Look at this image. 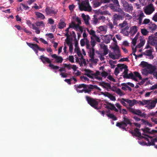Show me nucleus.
Masks as SVG:
<instances>
[{
    "mask_svg": "<svg viewBox=\"0 0 157 157\" xmlns=\"http://www.w3.org/2000/svg\"><path fill=\"white\" fill-rule=\"evenodd\" d=\"M79 9L81 11H90L91 7L90 5L89 0H83L79 4Z\"/></svg>",
    "mask_w": 157,
    "mask_h": 157,
    "instance_id": "nucleus-1",
    "label": "nucleus"
},
{
    "mask_svg": "<svg viewBox=\"0 0 157 157\" xmlns=\"http://www.w3.org/2000/svg\"><path fill=\"white\" fill-rule=\"evenodd\" d=\"M118 26L121 29V33L123 34L124 36L128 35L129 27L127 21L125 20L122 23L119 24Z\"/></svg>",
    "mask_w": 157,
    "mask_h": 157,
    "instance_id": "nucleus-2",
    "label": "nucleus"
},
{
    "mask_svg": "<svg viewBox=\"0 0 157 157\" xmlns=\"http://www.w3.org/2000/svg\"><path fill=\"white\" fill-rule=\"evenodd\" d=\"M85 98L86 101L92 107L95 109H98L99 108L98 107V101H97L95 99L91 98L88 96H86Z\"/></svg>",
    "mask_w": 157,
    "mask_h": 157,
    "instance_id": "nucleus-3",
    "label": "nucleus"
},
{
    "mask_svg": "<svg viewBox=\"0 0 157 157\" xmlns=\"http://www.w3.org/2000/svg\"><path fill=\"white\" fill-rule=\"evenodd\" d=\"M89 87H88V88L83 89L82 90H78L77 89H76L77 91L79 93H83L84 92L85 93H87L89 94H90L91 90H93L94 88H95L99 91H101V89L97 86L96 85H93L90 84V86Z\"/></svg>",
    "mask_w": 157,
    "mask_h": 157,
    "instance_id": "nucleus-4",
    "label": "nucleus"
},
{
    "mask_svg": "<svg viewBox=\"0 0 157 157\" xmlns=\"http://www.w3.org/2000/svg\"><path fill=\"white\" fill-rule=\"evenodd\" d=\"M123 6L125 11L129 13H131L133 10V6L131 4H129L126 1H122Z\"/></svg>",
    "mask_w": 157,
    "mask_h": 157,
    "instance_id": "nucleus-5",
    "label": "nucleus"
},
{
    "mask_svg": "<svg viewBox=\"0 0 157 157\" xmlns=\"http://www.w3.org/2000/svg\"><path fill=\"white\" fill-rule=\"evenodd\" d=\"M117 67H118L119 71H122L123 69H124V71L122 73L123 75V77L124 78H125V76L128 75V70L127 66L124 64H118L117 65Z\"/></svg>",
    "mask_w": 157,
    "mask_h": 157,
    "instance_id": "nucleus-6",
    "label": "nucleus"
},
{
    "mask_svg": "<svg viewBox=\"0 0 157 157\" xmlns=\"http://www.w3.org/2000/svg\"><path fill=\"white\" fill-rule=\"evenodd\" d=\"M92 1V3L93 4V7L96 8L100 6L103 2L106 3L110 2V0H90V1Z\"/></svg>",
    "mask_w": 157,
    "mask_h": 157,
    "instance_id": "nucleus-7",
    "label": "nucleus"
},
{
    "mask_svg": "<svg viewBox=\"0 0 157 157\" xmlns=\"http://www.w3.org/2000/svg\"><path fill=\"white\" fill-rule=\"evenodd\" d=\"M128 109L130 112L139 116L140 117H145L146 116V114L144 113H142L141 111L139 109H136L131 108H129Z\"/></svg>",
    "mask_w": 157,
    "mask_h": 157,
    "instance_id": "nucleus-8",
    "label": "nucleus"
},
{
    "mask_svg": "<svg viewBox=\"0 0 157 157\" xmlns=\"http://www.w3.org/2000/svg\"><path fill=\"white\" fill-rule=\"evenodd\" d=\"M155 10V8L152 4L146 6L144 9V12L147 15H150Z\"/></svg>",
    "mask_w": 157,
    "mask_h": 157,
    "instance_id": "nucleus-9",
    "label": "nucleus"
},
{
    "mask_svg": "<svg viewBox=\"0 0 157 157\" xmlns=\"http://www.w3.org/2000/svg\"><path fill=\"white\" fill-rule=\"evenodd\" d=\"M124 12L121 10L118 13V14H116L113 16V19L117 21H118L121 19L122 20L124 16Z\"/></svg>",
    "mask_w": 157,
    "mask_h": 157,
    "instance_id": "nucleus-10",
    "label": "nucleus"
},
{
    "mask_svg": "<svg viewBox=\"0 0 157 157\" xmlns=\"http://www.w3.org/2000/svg\"><path fill=\"white\" fill-rule=\"evenodd\" d=\"M139 129L137 128H136L134 129V132L132 131H129V132L131 133L132 136H136V137H139L140 138H143L144 136H141V133L139 131Z\"/></svg>",
    "mask_w": 157,
    "mask_h": 157,
    "instance_id": "nucleus-11",
    "label": "nucleus"
},
{
    "mask_svg": "<svg viewBox=\"0 0 157 157\" xmlns=\"http://www.w3.org/2000/svg\"><path fill=\"white\" fill-rule=\"evenodd\" d=\"M45 12L48 15L49 14H56L57 13V10L53 8L52 7H50L47 6L45 10Z\"/></svg>",
    "mask_w": 157,
    "mask_h": 157,
    "instance_id": "nucleus-12",
    "label": "nucleus"
},
{
    "mask_svg": "<svg viewBox=\"0 0 157 157\" xmlns=\"http://www.w3.org/2000/svg\"><path fill=\"white\" fill-rule=\"evenodd\" d=\"M148 43L152 45H156L157 44V37L155 36H149L148 37Z\"/></svg>",
    "mask_w": 157,
    "mask_h": 157,
    "instance_id": "nucleus-13",
    "label": "nucleus"
},
{
    "mask_svg": "<svg viewBox=\"0 0 157 157\" xmlns=\"http://www.w3.org/2000/svg\"><path fill=\"white\" fill-rule=\"evenodd\" d=\"M149 100L150 102L145 107L148 109H153L155 107V105L157 103V99H155L153 100Z\"/></svg>",
    "mask_w": 157,
    "mask_h": 157,
    "instance_id": "nucleus-14",
    "label": "nucleus"
},
{
    "mask_svg": "<svg viewBox=\"0 0 157 157\" xmlns=\"http://www.w3.org/2000/svg\"><path fill=\"white\" fill-rule=\"evenodd\" d=\"M149 138L151 139L150 141L147 137H144V138H144L146 140L148 141L147 144L148 145H155V143L157 142V138H155L154 139H152V137H149Z\"/></svg>",
    "mask_w": 157,
    "mask_h": 157,
    "instance_id": "nucleus-15",
    "label": "nucleus"
},
{
    "mask_svg": "<svg viewBox=\"0 0 157 157\" xmlns=\"http://www.w3.org/2000/svg\"><path fill=\"white\" fill-rule=\"evenodd\" d=\"M137 31V27L136 26H133L131 27L130 28L129 31L128 30V34L127 35H124V36H128L129 34L130 33L132 36H134Z\"/></svg>",
    "mask_w": 157,
    "mask_h": 157,
    "instance_id": "nucleus-16",
    "label": "nucleus"
},
{
    "mask_svg": "<svg viewBox=\"0 0 157 157\" xmlns=\"http://www.w3.org/2000/svg\"><path fill=\"white\" fill-rule=\"evenodd\" d=\"M52 58L55 59V62L56 63H61L63 61V58L61 56H58L56 54L51 55Z\"/></svg>",
    "mask_w": 157,
    "mask_h": 157,
    "instance_id": "nucleus-17",
    "label": "nucleus"
},
{
    "mask_svg": "<svg viewBox=\"0 0 157 157\" xmlns=\"http://www.w3.org/2000/svg\"><path fill=\"white\" fill-rule=\"evenodd\" d=\"M122 100L128 103L129 105L131 107L133 106L135 104H137V101L135 99L132 100L128 99H125L124 98H122Z\"/></svg>",
    "mask_w": 157,
    "mask_h": 157,
    "instance_id": "nucleus-18",
    "label": "nucleus"
},
{
    "mask_svg": "<svg viewBox=\"0 0 157 157\" xmlns=\"http://www.w3.org/2000/svg\"><path fill=\"white\" fill-rule=\"evenodd\" d=\"M82 17L84 20L85 24L86 25H89V20L90 18L88 15H85L84 13L82 14Z\"/></svg>",
    "mask_w": 157,
    "mask_h": 157,
    "instance_id": "nucleus-19",
    "label": "nucleus"
},
{
    "mask_svg": "<svg viewBox=\"0 0 157 157\" xmlns=\"http://www.w3.org/2000/svg\"><path fill=\"white\" fill-rule=\"evenodd\" d=\"M125 126H127L128 124L132 125V123L131 122L130 120L126 116H124L123 117V121L122 122Z\"/></svg>",
    "mask_w": 157,
    "mask_h": 157,
    "instance_id": "nucleus-20",
    "label": "nucleus"
},
{
    "mask_svg": "<svg viewBox=\"0 0 157 157\" xmlns=\"http://www.w3.org/2000/svg\"><path fill=\"white\" fill-rule=\"evenodd\" d=\"M40 59L43 63H45L47 62L50 64L51 63V61L50 59L44 56V55H42L40 56Z\"/></svg>",
    "mask_w": 157,
    "mask_h": 157,
    "instance_id": "nucleus-21",
    "label": "nucleus"
},
{
    "mask_svg": "<svg viewBox=\"0 0 157 157\" xmlns=\"http://www.w3.org/2000/svg\"><path fill=\"white\" fill-rule=\"evenodd\" d=\"M113 4H111L110 7L113 9H115V7L119 8L120 7L119 3L118 0H111Z\"/></svg>",
    "mask_w": 157,
    "mask_h": 157,
    "instance_id": "nucleus-22",
    "label": "nucleus"
},
{
    "mask_svg": "<svg viewBox=\"0 0 157 157\" xmlns=\"http://www.w3.org/2000/svg\"><path fill=\"white\" fill-rule=\"evenodd\" d=\"M27 45L30 48H32L35 52L36 54H37L38 51L37 50V47L35 45L36 44H33L31 43L26 42Z\"/></svg>",
    "mask_w": 157,
    "mask_h": 157,
    "instance_id": "nucleus-23",
    "label": "nucleus"
},
{
    "mask_svg": "<svg viewBox=\"0 0 157 157\" xmlns=\"http://www.w3.org/2000/svg\"><path fill=\"white\" fill-rule=\"evenodd\" d=\"M90 86V85H87L84 84H80L79 85H75L74 86L75 88L77 89L78 88H81L82 87L83 88V89L88 88V87H89Z\"/></svg>",
    "mask_w": 157,
    "mask_h": 157,
    "instance_id": "nucleus-24",
    "label": "nucleus"
},
{
    "mask_svg": "<svg viewBox=\"0 0 157 157\" xmlns=\"http://www.w3.org/2000/svg\"><path fill=\"white\" fill-rule=\"evenodd\" d=\"M147 69H148L150 74H151L153 73L156 68L155 66H152L151 64H149L147 66Z\"/></svg>",
    "mask_w": 157,
    "mask_h": 157,
    "instance_id": "nucleus-25",
    "label": "nucleus"
},
{
    "mask_svg": "<svg viewBox=\"0 0 157 157\" xmlns=\"http://www.w3.org/2000/svg\"><path fill=\"white\" fill-rule=\"evenodd\" d=\"M125 78L126 79H131L135 81H137V79L136 78V77H135V76L134 75L133 73H132V72L129 73L128 75L126 76H125Z\"/></svg>",
    "mask_w": 157,
    "mask_h": 157,
    "instance_id": "nucleus-26",
    "label": "nucleus"
},
{
    "mask_svg": "<svg viewBox=\"0 0 157 157\" xmlns=\"http://www.w3.org/2000/svg\"><path fill=\"white\" fill-rule=\"evenodd\" d=\"M120 54H118L114 52V54H113L112 53H109V57L113 59H118L120 57Z\"/></svg>",
    "mask_w": 157,
    "mask_h": 157,
    "instance_id": "nucleus-27",
    "label": "nucleus"
},
{
    "mask_svg": "<svg viewBox=\"0 0 157 157\" xmlns=\"http://www.w3.org/2000/svg\"><path fill=\"white\" fill-rule=\"evenodd\" d=\"M99 85L105 88H106L107 87L109 89H111V88L110 84L108 83H106L105 82H100Z\"/></svg>",
    "mask_w": 157,
    "mask_h": 157,
    "instance_id": "nucleus-28",
    "label": "nucleus"
},
{
    "mask_svg": "<svg viewBox=\"0 0 157 157\" xmlns=\"http://www.w3.org/2000/svg\"><path fill=\"white\" fill-rule=\"evenodd\" d=\"M148 27L151 32H153L157 29V26L155 24L151 22L149 24Z\"/></svg>",
    "mask_w": 157,
    "mask_h": 157,
    "instance_id": "nucleus-29",
    "label": "nucleus"
},
{
    "mask_svg": "<svg viewBox=\"0 0 157 157\" xmlns=\"http://www.w3.org/2000/svg\"><path fill=\"white\" fill-rule=\"evenodd\" d=\"M122 122H117L116 124V126L117 127H119L120 128H122L124 130H126V126H125L122 123Z\"/></svg>",
    "mask_w": 157,
    "mask_h": 157,
    "instance_id": "nucleus-30",
    "label": "nucleus"
},
{
    "mask_svg": "<svg viewBox=\"0 0 157 157\" xmlns=\"http://www.w3.org/2000/svg\"><path fill=\"white\" fill-rule=\"evenodd\" d=\"M69 43H68L67 42H66V43L69 46V51L70 52L72 53L73 48L72 44L71 41H69Z\"/></svg>",
    "mask_w": 157,
    "mask_h": 157,
    "instance_id": "nucleus-31",
    "label": "nucleus"
},
{
    "mask_svg": "<svg viewBox=\"0 0 157 157\" xmlns=\"http://www.w3.org/2000/svg\"><path fill=\"white\" fill-rule=\"evenodd\" d=\"M143 54L146 56H150L152 54V51L151 49L147 50L145 52L143 53Z\"/></svg>",
    "mask_w": 157,
    "mask_h": 157,
    "instance_id": "nucleus-32",
    "label": "nucleus"
},
{
    "mask_svg": "<svg viewBox=\"0 0 157 157\" xmlns=\"http://www.w3.org/2000/svg\"><path fill=\"white\" fill-rule=\"evenodd\" d=\"M112 90L115 92L117 94L119 95L120 96H122L124 94L123 92L121 91V89L119 88L115 90Z\"/></svg>",
    "mask_w": 157,
    "mask_h": 157,
    "instance_id": "nucleus-33",
    "label": "nucleus"
},
{
    "mask_svg": "<svg viewBox=\"0 0 157 157\" xmlns=\"http://www.w3.org/2000/svg\"><path fill=\"white\" fill-rule=\"evenodd\" d=\"M32 29L35 30V32L37 34H39L40 33V30L39 27L36 26L34 24H32Z\"/></svg>",
    "mask_w": 157,
    "mask_h": 157,
    "instance_id": "nucleus-34",
    "label": "nucleus"
},
{
    "mask_svg": "<svg viewBox=\"0 0 157 157\" xmlns=\"http://www.w3.org/2000/svg\"><path fill=\"white\" fill-rule=\"evenodd\" d=\"M35 14L38 18H40L42 19H44L45 18L44 16L42 13L39 12H35Z\"/></svg>",
    "mask_w": 157,
    "mask_h": 157,
    "instance_id": "nucleus-35",
    "label": "nucleus"
},
{
    "mask_svg": "<svg viewBox=\"0 0 157 157\" xmlns=\"http://www.w3.org/2000/svg\"><path fill=\"white\" fill-rule=\"evenodd\" d=\"M58 25V28L62 29L66 27V24L64 22H61L59 23Z\"/></svg>",
    "mask_w": 157,
    "mask_h": 157,
    "instance_id": "nucleus-36",
    "label": "nucleus"
},
{
    "mask_svg": "<svg viewBox=\"0 0 157 157\" xmlns=\"http://www.w3.org/2000/svg\"><path fill=\"white\" fill-rule=\"evenodd\" d=\"M90 58H93L95 55V50L94 48H90Z\"/></svg>",
    "mask_w": 157,
    "mask_h": 157,
    "instance_id": "nucleus-37",
    "label": "nucleus"
},
{
    "mask_svg": "<svg viewBox=\"0 0 157 157\" xmlns=\"http://www.w3.org/2000/svg\"><path fill=\"white\" fill-rule=\"evenodd\" d=\"M106 115L108 117L112 119L113 121H116L117 120V118L113 114H107Z\"/></svg>",
    "mask_w": 157,
    "mask_h": 157,
    "instance_id": "nucleus-38",
    "label": "nucleus"
},
{
    "mask_svg": "<svg viewBox=\"0 0 157 157\" xmlns=\"http://www.w3.org/2000/svg\"><path fill=\"white\" fill-rule=\"evenodd\" d=\"M84 71L86 73L85 74V75H86L88 77L91 78L92 77V76H91L90 74L92 72V71L89 69H85L84 70Z\"/></svg>",
    "mask_w": 157,
    "mask_h": 157,
    "instance_id": "nucleus-39",
    "label": "nucleus"
},
{
    "mask_svg": "<svg viewBox=\"0 0 157 157\" xmlns=\"http://www.w3.org/2000/svg\"><path fill=\"white\" fill-rule=\"evenodd\" d=\"M81 59V62L79 63V65L81 67L83 66V64L85 66H86L87 65L85 59H84L83 57Z\"/></svg>",
    "mask_w": 157,
    "mask_h": 157,
    "instance_id": "nucleus-40",
    "label": "nucleus"
},
{
    "mask_svg": "<svg viewBox=\"0 0 157 157\" xmlns=\"http://www.w3.org/2000/svg\"><path fill=\"white\" fill-rule=\"evenodd\" d=\"M111 37L110 36L106 35L105 36V42L106 44L109 43L110 42Z\"/></svg>",
    "mask_w": 157,
    "mask_h": 157,
    "instance_id": "nucleus-41",
    "label": "nucleus"
},
{
    "mask_svg": "<svg viewBox=\"0 0 157 157\" xmlns=\"http://www.w3.org/2000/svg\"><path fill=\"white\" fill-rule=\"evenodd\" d=\"M35 24L38 27L41 26L42 27H44L45 26V25L43 21H37L36 22Z\"/></svg>",
    "mask_w": 157,
    "mask_h": 157,
    "instance_id": "nucleus-42",
    "label": "nucleus"
},
{
    "mask_svg": "<svg viewBox=\"0 0 157 157\" xmlns=\"http://www.w3.org/2000/svg\"><path fill=\"white\" fill-rule=\"evenodd\" d=\"M103 54L105 56L108 54L109 50L107 48V46L104 45L103 48Z\"/></svg>",
    "mask_w": 157,
    "mask_h": 157,
    "instance_id": "nucleus-43",
    "label": "nucleus"
},
{
    "mask_svg": "<svg viewBox=\"0 0 157 157\" xmlns=\"http://www.w3.org/2000/svg\"><path fill=\"white\" fill-rule=\"evenodd\" d=\"M113 49L114 51V52L115 53H117L118 54H120L119 49L117 45L114 47Z\"/></svg>",
    "mask_w": 157,
    "mask_h": 157,
    "instance_id": "nucleus-44",
    "label": "nucleus"
},
{
    "mask_svg": "<svg viewBox=\"0 0 157 157\" xmlns=\"http://www.w3.org/2000/svg\"><path fill=\"white\" fill-rule=\"evenodd\" d=\"M133 74L135 77H138L140 80L142 79V78L140 74L137 71H134L133 72Z\"/></svg>",
    "mask_w": 157,
    "mask_h": 157,
    "instance_id": "nucleus-45",
    "label": "nucleus"
},
{
    "mask_svg": "<svg viewBox=\"0 0 157 157\" xmlns=\"http://www.w3.org/2000/svg\"><path fill=\"white\" fill-rule=\"evenodd\" d=\"M91 41H90V44L92 46V48H94V47L96 44V41L94 40V39L92 37V36H91Z\"/></svg>",
    "mask_w": 157,
    "mask_h": 157,
    "instance_id": "nucleus-46",
    "label": "nucleus"
},
{
    "mask_svg": "<svg viewBox=\"0 0 157 157\" xmlns=\"http://www.w3.org/2000/svg\"><path fill=\"white\" fill-rule=\"evenodd\" d=\"M87 31L89 32L90 34L92 36H92L93 37L94 36H96V35L95 34V32L92 29H91L90 30H89L88 29Z\"/></svg>",
    "mask_w": 157,
    "mask_h": 157,
    "instance_id": "nucleus-47",
    "label": "nucleus"
},
{
    "mask_svg": "<svg viewBox=\"0 0 157 157\" xmlns=\"http://www.w3.org/2000/svg\"><path fill=\"white\" fill-rule=\"evenodd\" d=\"M141 33L144 36L147 35L148 33L147 30L145 29H141Z\"/></svg>",
    "mask_w": 157,
    "mask_h": 157,
    "instance_id": "nucleus-48",
    "label": "nucleus"
},
{
    "mask_svg": "<svg viewBox=\"0 0 157 157\" xmlns=\"http://www.w3.org/2000/svg\"><path fill=\"white\" fill-rule=\"evenodd\" d=\"M142 73L143 75H147L148 74H150L149 71L148 70L146 69H142Z\"/></svg>",
    "mask_w": 157,
    "mask_h": 157,
    "instance_id": "nucleus-49",
    "label": "nucleus"
},
{
    "mask_svg": "<svg viewBox=\"0 0 157 157\" xmlns=\"http://www.w3.org/2000/svg\"><path fill=\"white\" fill-rule=\"evenodd\" d=\"M49 66L50 67H51V68L54 70H56L59 68V67L57 66H55L52 64L51 63L50 64H49Z\"/></svg>",
    "mask_w": 157,
    "mask_h": 157,
    "instance_id": "nucleus-50",
    "label": "nucleus"
},
{
    "mask_svg": "<svg viewBox=\"0 0 157 157\" xmlns=\"http://www.w3.org/2000/svg\"><path fill=\"white\" fill-rule=\"evenodd\" d=\"M145 42V41L144 40H140V43L137 45L138 47L139 48L142 47L144 45Z\"/></svg>",
    "mask_w": 157,
    "mask_h": 157,
    "instance_id": "nucleus-51",
    "label": "nucleus"
},
{
    "mask_svg": "<svg viewBox=\"0 0 157 157\" xmlns=\"http://www.w3.org/2000/svg\"><path fill=\"white\" fill-rule=\"evenodd\" d=\"M142 130L144 133H148L151 134V130L150 128H149L146 127L144 129H142Z\"/></svg>",
    "mask_w": 157,
    "mask_h": 157,
    "instance_id": "nucleus-52",
    "label": "nucleus"
},
{
    "mask_svg": "<svg viewBox=\"0 0 157 157\" xmlns=\"http://www.w3.org/2000/svg\"><path fill=\"white\" fill-rule=\"evenodd\" d=\"M149 65L147 62L142 61L140 63V65L142 66L143 67H147V68L148 65Z\"/></svg>",
    "mask_w": 157,
    "mask_h": 157,
    "instance_id": "nucleus-53",
    "label": "nucleus"
},
{
    "mask_svg": "<svg viewBox=\"0 0 157 157\" xmlns=\"http://www.w3.org/2000/svg\"><path fill=\"white\" fill-rule=\"evenodd\" d=\"M65 36L67 37V38L65 40V41L66 42H67V43H68L69 41H71L69 38V35L68 34V33H67L65 34Z\"/></svg>",
    "mask_w": 157,
    "mask_h": 157,
    "instance_id": "nucleus-54",
    "label": "nucleus"
},
{
    "mask_svg": "<svg viewBox=\"0 0 157 157\" xmlns=\"http://www.w3.org/2000/svg\"><path fill=\"white\" fill-rule=\"evenodd\" d=\"M74 57L73 56H69L68 57V60L71 63H74Z\"/></svg>",
    "mask_w": 157,
    "mask_h": 157,
    "instance_id": "nucleus-55",
    "label": "nucleus"
},
{
    "mask_svg": "<svg viewBox=\"0 0 157 157\" xmlns=\"http://www.w3.org/2000/svg\"><path fill=\"white\" fill-rule=\"evenodd\" d=\"M20 5L22 6L23 9L25 10H26L29 8V7L28 6H26L25 4L20 3Z\"/></svg>",
    "mask_w": 157,
    "mask_h": 157,
    "instance_id": "nucleus-56",
    "label": "nucleus"
},
{
    "mask_svg": "<svg viewBox=\"0 0 157 157\" xmlns=\"http://www.w3.org/2000/svg\"><path fill=\"white\" fill-rule=\"evenodd\" d=\"M101 76L105 78L108 75V73L105 71H103L101 73Z\"/></svg>",
    "mask_w": 157,
    "mask_h": 157,
    "instance_id": "nucleus-57",
    "label": "nucleus"
},
{
    "mask_svg": "<svg viewBox=\"0 0 157 157\" xmlns=\"http://www.w3.org/2000/svg\"><path fill=\"white\" fill-rule=\"evenodd\" d=\"M121 85L123 86H125L126 87L128 90L130 91H131L132 90V89L128 85L126 84H125V83H123L121 84Z\"/></svg>",
    "mask_w": 157,
    "mask_h": 157,
    "instance_id": "nucleus-58",
    "label": "nucleus"
},
{
    "mask_svg": "<svg viewBox=\"0 0 157 157\" xmlns=\"http://www.w3.org/2000/svg\"><path fill=\"white\" fill-rule=\"evenodd\" d=\"M108 98L112 101H115L116 100L115 97L113 96L112 94H110L109 95Z\"/></svg>",
    "mask_w": 157,
    "mask_h": 157,
    "instance_id": "nucleus-59",
    "label": "nucleus"
},
{
    "mask_svg": "<svg viewBox=\"0 0 157 157\" xmlns=\"http://www.w3.org/2000/svg\"><path fill=\"white\" fill-rule=\"evenodd\" d=\"M98 18L94 17L93 19V23L94 25H96L98 23Z\"/></svg>",
    "mask_w": 157,
    "mask_h": 157,
    "instance_id": "nucleus-60",
    "label": "nucleus"
},
{
    "mask_svg": "<svg viewBox=\"0 0 157 157\" xmlns=\"http://www.w3.org/2000/svg\"><path fill=\"white\" fill-rule=\"evenodd\" d=\"M77 25H76L75 23L74 22L72 21L71 23L69 25V28H73L75 27V26Z\"/></svg>",
    "mask_w": 157,
    "mask_h": 157,
    "instance_id": "nucleus-61",
    "label": "nucleus"
},
{
    "mask_svg": "<svg viewBox=\"0 0 157 157\" xmlns=\"http://www.w3.org/2000/svg\"><path fill=\"white\" fill-rule=\"evenodd\" d=\"M120 112L121 113H122L124 114H128L127 111L125 109H123L120 110Z\"/></svg>",
    "mask_w": 157,
    "mask_h": 157,
    "instance_id": "nucleus-62",
    "label": "nucleus"
},
{
    "mask_svg": "<svg viewBox=\"0 0 157 157\" xmlns=\"http://www.w3.org/2000/svg\"><path fill=\"white\" fill-rule=\"evenodd\" d=\"M107 78L109 79L111 81H113V82H116V80L111 75H109L107 77Z\"/></svg>",
    "mask_w": 157,
    "mask_h": 157,
    "instance_id": "nucleus-63",
    "label": "nucleus"
},
{
    "mask_svg": "<svg viewBox=\"0 0 157 157\" xmlns=\"http://www.w3.org/2000/svg\"><path fill=\"white\" fill-rule=\"evenodd\" d=\"M137 38H136V36L134 38H133L132 41V44L134 46H135L136 43Z\"/></svg>",
    "mask_w": 157,
    "mask_h": 157,
    "instance_id": "nucleus-64",
    "label": "nucleus"
}]
</instances>
